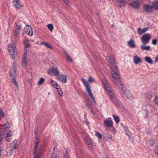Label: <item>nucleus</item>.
<instances>
[{
    "label": "nucleus",
    "instance_id": "obj_44",
    "mask_svg": "<svg viewBox=\"0 0 158 158\" xmlns=\"http://www.w3.org/2000/svg\"><path fill=\"white\" fill-rule=\"evenodd\" d=\"M50 158H58L56 153H53L52 155Z\"/></svg>",
    "mask_w": 158,
    "mask_h": 158
},
{
    "label": "nucleus",
    "instance_id": "obj_15",
    "mask_svg": "<svg viewBox=\"0 0 158 158\" xmlns=\"http://www.w3.org/2000/svg\"><path fill=\"white\" fill-rule=\"evenodd\" d=\"M12 2L16 9L21 8L22 6L19 0H12Z\"/></svg>",
    "mask_w": 158,
    "mask_h": 158
},
{
    "label": "nucleus",
    "instance_id": "obj_31",
    "mask_svg": "<svg viewBox=\"0 0 158 158\" xmlns=\"http://www.w3.org/2000/svg\"><path fill=\"white\" fill-rule=\"evenodd\" d=\"M113 117L114 118V119L115 120L116 123H118L120 121V119L118 116L117 115L113 114Z\"/></svg>",
    "mask_w": 158,
    "mask_h": 158
},
{
    "label": "nucleus",
    "instance_id": "obj_28",
    "mask_svg": "<svg viewBox=\"0 0 158 158\" xmlns=\"http://www.w3.org/2000/svg\"><path fill=\"white\" fill-rule=\"evenodd\" d=\"M141 48L143 51H149L151 50L150 47L149 46H145L144 45H141Z\"/></svg>",
    "mask_w": 158,
    "mask_h": 158
},
{
    "label": "nucleus",
    "instance_id": "obj_8",
    "mask_svg": "<svg viewBox=\"0 0 158 158\" xmlns=\"http://www.w3.org/2000/svg\"><path fill=\"white\" fill-rule=\"evenodd\" d=\"M151 38V35L150 34H146L143 35L141 39L142 42L143 44H147L149 43Z\"/></svg>",
    "mask_w": 158,
    "mask_h": 158
},
{
    "label": "nucleus",
    "instance_id": "obj_23",
    "mask_svg": "<svg viewBox=\"0 0 158 158\" xmlns=\"http://www.w3.org/2000/svg\"><path fill=\"white\" fill-rule=\"evenodd\" d=\"M130 5L131 7L135 8H138L139 6V3L135 1H133L130 3Z\"/></svg>",
    "mask_w": 158,
    "mask_h": 158
},
{
    "label": "nucleus",
    "instance_id": "obj_39",
    "mask_svg": "<svg viewBox=\"0 0 158 158\" xmlns=\"http://www.w3.org/2000/svg\"><path fill=\"white\" fill-rule=\"evenodd\" d=\"M16 77V76L15 77H12V78H13L12 80V82L16 86H18V83L16 81V79L15 78Z\"/></svg>",
    "mask_w": 158,
    "mask_h": 158
},
{
    "label": "nucleus",
    "instance_id": "obj_35",
    "mask_svg": "<svg viewBox=\"0 0 158 158\" xmlns=\"http://www.w3.org/2000/svg\"><path fill=\"white\" fill-rule=\"evenodd\" d=\"M30 44L29 43L24 44V47H25V51L26 50H29V48L30 47Z\"/></svg>",
    "mask_w": 158,
    "mask_h": 158
},
{
    "label": "nucleus",
    "instance_id": "obj_56",
    "mask_svg": "<svg viewBox=\"0 0 158 158\" xmlns=\"http://www.w3.org/2000/svg\"><path fill=\"white\" fill-rule=\"evenodd\" d=\"M155 62H158V55H157V56L156 57L155 59Z\"/></svg>",
    "mask_w": 158,
    "mask_h": 158
},
{
    "label": "nucleus",
    "instance_id": "obj_33",
    "mask_svg": "<svg viewBox=\"0 0 158 158\" xmlns=\"http://www.w3.org/2000/svg\"><path fill=\"white\" fill-rule=\"evenodd\" d=\"M45 81V79L43 77H41L40 78L38 82V84L39 85H41Z\"/></svg>",
    "mask_w": 158,
    "mask_h": 158
},
{
    "label": "nucleus",
    "instance_id": "obj_34",
    "mask_svg": "<svg viewBox=\"0 0 158 158\" xmlns=\"http://www.w3.org/2000/svg\"><path fill=\"white\" fill-rule=\"evenodd\" d=\"M153 6L155 9L158 10V2H154L153 3Z\"/></svg>",
    "mask_w": 158,
    "mask_h": 158
},
{
    "label": "nucleus",
    "instance_id": "obj_4",
    "mask_svg": "<svg viewBox=\"0 0 158 158\" xmlns=\"http://www.w3.org/2000/svg\"><path fill=\"white\" fill-rule=\"evenodd\" d=\"M82 81L84 83V86L85 87L86 90L88 92L90 97L95 104H96L95 98L94 97L91 91V88L89 84L87 82L86 80L84 78L81 79Z\"/></svg>",
    "mask_w": 158,
    "mask_h": 158
},
{
    "label": "nucleus",
    "instance_id": "obj_25",
    "mask_svg": "<svg viewBox=\"0 0 158 158\" xmlns=\"http://www.w3.org/2000/svg\"><path fill=\"white\" fill-rule=\"evenodd\" d=\"M130 0H119V3H118V2L117 1L118 5H119L120 7H121L123 6H124L125 3L128 2Z\"/></svg>",
    "mask_w": 158,
    "mask_h": 158
},
{
    "label": "nucleus",
    "instance_id": "obj_13",
    "mask_svg": "<svg viewBox=\"0 0 158 158\" xmlns=\"http://www.w3.org/2000/svg\"><path fill=\"white\" fill-rule=\"evenodd\" d=\"M57 79L58 81L64 83L66 82L67 77L66 75L64 74L59 75L57 76Z\"/></svg>",
    "mask_w": 158,
    "mask_h": 158
},
{
    "label": "nucleus",
    "instance_id": "obj_60",
    "mask_svg": "<svg viewBox=\"0 0 158 158\" xmlns=\"http://www.w3.org/2000/svg\"><path fill=\"white\" fill-rule=\"evenodd\" d=\"M88 123H89V122H88V121H86V124L87 125H88Z\"/></svg>",
    "mask_w": 158,
    "mask_h": 158
},
{
    "label": "nucleus",
    "instance_id": "obj_51",
    "mask_svg": "<svg viewBox=\"0 0 158 158\" xmlns=\"http://www.w3.org/2000/svg\"><path fill=\"white\" fill-rule=\"evenodd\" d=\"M64 3L66 4V5L69 6V2L68 1V0H63Z\"/></svg>",
    "mask_w": 158,
    "mask_h": 158
},
{
    "label": "nucleus",
    "instance_id": "obj_36",
    "mask_svg": "<svg viewBox=\"0 0 158 158\" xmlns=\"http://www.w3.org/2000/svg\"><path fill=\"white\" fill-rule=\"evenodd\" d=\"M56 89L57 90L58 94H59L60 96H63V93L60 87H59V88L58 87Z\"/></svg>",
    "mask_w": 158,
    "mask_h": 158
},
{
    "label": "nucleus",
    "instance_id": "obj_5",
    "mask_svg": "<svg viewBox=\"0 0 158 158\" xmlns=\"http://www.w3.org/2000/svg\"><path fill=\"white\" fill-rule=\"evenodd\" d=\"M8 50L10 55L11 58L13 59L15 58V55L17 53V48L14 44L11 43L8 46Z\"/></svg>",
    "mask_w": 158,
    "mask_h": 158
},
{
    "label": "nucleus",
    "instance_id": "obj_43",
    "mask_svg": "<svg viewBox=\"0 0 158 158\" xmlns=\"http://www.w3.org/2000/svg\"><path fill=\"white\" fill-rule=\"evenodd\" d=\"M19 30H17L15 29V33H14V35L15 37L17 36L18 34L19 33Z\"/></svg>",
    "mask_w": 158,
    "mask_h": 158
},
{
    "label": "nucleus",
    "instance_id": "obj_19",
    "mask_svg": "<svg viewBox=\"0 0 158 158\" xmlns=\"http://www.w3.org/2000/svg\"><path fill=\"white\" fill-rule=\"evenodd\" d=\"M148 30V28L147 27H145L143 29H142L140 27H139L138 29L137 32L139 34L141 35L147 31Z\"/></svg>",
    "mask_w": 158,
    "mask_h": 158
},
{
    "label": "nucleus",
    "instance_id": "obj_12",
    "mask_svg": "<svg viewBox=\"0 0 158 158\" xmlns=\"http://www.w3.org/2000/svg\"><path fill=\"white\" fill-rule=\"evenodd\" d=\"M106 59L111 64H112L111 67H114L116 65L115 64L114 57L112 56H106Z\"/></svg>",
    "mask_w": 158,
    "mask_h": 158
},
{
    "label": "nucleus",
    "instance_id": "obj_24",
    "mask_svg": "<svg viewBox=\"0 0 158 158\" xmlns=\"http://www.w3.org/2000/svg\"><path fill=\"white\" fill-rule=\"evenodd\" d=\"M145 10L147 12H151L152 9V6L148 5H145L144 6Z\"/></svg>",
    "mask_w": 158,
    "mask_h": 158
},
{
    "label": "nucleus",
    "instance_id": "obj_46",
    "mask_svg": "<svg viewBox=\"0 0 158 158\" xmlns=\"http://www.w3.org/2000/svg\"><path fill=\"white\" fill-rule=\"evenodd\" d=\"M23 42L24 44L29 43V40L28 38H25L23 40Z\"/></svg>",
    "mask_w": 158,
    "mask_h": 158
},
{
    "label": "nucleus",
    "instance_id": "obj_30",
    "mask_svg": "<svg viewBox=\"0 0 158 158\" xmlns=\"http://www.w3.org/2000/svg\"><path fill=\"white\" fill-rule=\"evenodd\" d=\"M63 52H64L65 55L67 58V60L70 61V62H72V60L70 56H69V54L66 51H65L64 50Z\"/></svg>",
    "mask_w": 158,
    "mask_h": 158
},
{
    "label": "nucleus",
    "instance_id": "obj_42",
    "mask_svg": "<svg viewBox=\"0 0 158 158\" xmlns=\"http://www.w3.org/2000/svg\"><path fill=\"white\" fill-rule=\"evenodd\" d=\"M154 102L155 104L158 106V96L155 97L154 99Z\"/></svg>",
    "mask_w": 158,
    "mask_h": 158
},
{
    "label": "nucleus",
    "instance_id": "obj_20",
    "mask_svg": "<svg viewBox=\"0 0 158 158\" xmlns=\"http://www.w3.org/2000/svg\"><path fill=\"white\" fill-rule=\"evenodd\" d=\"M104 123L106 126L108 127H111L113 125L112 121L109 120H105L104 121Z\"/></svg>",
    "mask_w": 158,
    "mask_h": 158
},
{
    "label": "nucleus",
    "instance_id": "obj_57",
    "mask_svg": "<svg viewBox=\"0 0 158 158\" xmlns=\"http://www.w3.org/2000/svg\"><path fill=\"white\" fill-rule=\"evenodd\" d=\"M91 143L89 145H88L89 148L90 149H92L93 148V147L91 146Z\"/></svg>",
    "mask_w": 158,
    "mask_h": 158
},
{
    "label": "nucleus",
    "instance_id": "obj_52",
    "mask_svg": "<svg viewBox=\"0 0 158 158\" xmlns=\"http://www.w3.org/2000/svg\"><path fill=\"white\" fill-rule=\"evenodd\" d=\"M123 128L124 129V130L125 131H127V127H126V126H124V125H123Z\"/></svg>",
    "mask_w": 158,
    "mask_h": 158
},
{
    "label": "nucleus",
    "instance_id": "obj_45",
    "mask_svg": "<svg viewBox=\"0 0 158 158\" xmlns=\"http://www.w3.org/2000/svg\"><path fill=\"white\" fill-rule=\"evenodd\" d=\"M5 116V113L2 110H0V116L3 117Z\"/></svg>",
    "mask_w": 158,
    "mask_h": 158
},
{
    "label": "nucleus",
    "instance_id": "obj_16",
    "mask_svg": "<svg viewBox=\"0 0 158 158\" xmlns=\"http://www.w3.org/2000/svg\"><path fill=\"white\" fill-rule=\"evenodd\" d=\"M112 102L116 106L119 105V101L116 98L115 95L114 94L109 97Z\"/></svg>",
    "mask_w": 158,
    "mask_h": 158
},
{
    "label": "nucleus",
    "instance_id": "obj_61",
    "mask_svg": "<svg viewBox=\"0 0 158 158\" xmlns=\"http://www.w3.org/2000/svg\"><path fill=\"white\" fill-rule=\"evenodd\" d=\"M84 116H85L86 117V114H84Z\"/></svg>",
    "mask_w": 158,
    "mask_h": 158
},
{
    "label": "nucleus",
    "instance_id": "obj_55",
    "mask_svg": "<svg viewBox=\"0 0 158 158\" xmlns=\"http://www.w3.org/2000/svg\"><path fill=\"white\" fill-rule=\"evenodd\" d=\"M94 81V79L91 77H90L89 78V81L90 82Z\"/></svg>",
    "mask_w": 158,
    "mask_h": 158
},
{
    "label": "nucleus",
    "instance_id": "obj_7",
    "mask_svg": "<svg viewBox=\"0 0 158 158\" xmlns=\"http://www.w3.org/2000/svg\"><path fill=\"white\" fill-rule=\"evenodd\" d=\"M48 73L51 75L58 76L59 74V72L56 68L53 67L48 69Z\"/></svg>",
    "mask_w": 158,
    "mask_h": 158
},
{
    "label": "nucleus",
    "instance_id": "obj_40",
    "mask_svg": "<svg viewBox=\"0 0 158 158\" xmlns=\"http://www.w3.org/2000/svg\"><path fill=\"white\" fill-rule=\"evenodd\" d=\"M77 158H81L82 155V153L81 152V151L80 150H78L77 152Z\"/></svg>",
    "mask_w": 158,
    "mask_h": 158
},
{
    "label": "nucleus",
    "instance_id": "obj_11",
    "mask_svg": "<svg viewBox=\"0 0 158 158\" xmlns=\"http://www.w3.org/2000/svg\"><path fill=\"white\" fill-rule=\"evenodd\" d=\"M24 32L27 35L30 36H32L33 35V32L31 27L29 25H27L24 29Z\"/></svg>",
    "mask_w": 158,
    "mask_h": 158
},
{
    "label": "nucleus",
    "instance_id": "obj_63",
    "mask_svg": "<svg viewBox=\"0 0 158 158\" xmlns=\"http://www.w3.org/2000/svg\"><path fill=\"white\" fill-rule=\"evenodd\" d=\"M151 97V96H150ZM150 98H151V97H150V98H149V100H150Z\"/></svg>",
    "mask_w": 158,
    "mask_h": 158
},
{
    "label": "nucleus",
    "instance_id": "obj_27",
    "mask_svg": "<svg viewBox=\"0 0 158 158\" xmlns=\"http://www.w3.org/2000/svg\"><path fill=\"white\" fill-rule=\"evenodd\" d=\"M144 60L149 64H152L153 63V60L150 57L146 56L145 57Z\"/></svg>",
    "mask_w": 158,
    "mask_h": 158
},
{
    "label": "nucleus",
    "instance_id": "obj_53",
    "mask_svg": "<svg viewBox=\"0 0 158 158\" xmlns=\"http://www.w3.org/2000/svg\"><path fill=\"white\" fill-rule=\"evenodd\" d=\"M90 113L91 114H93L94 115H95V113L92 109L91 110Z\"/></svg>",
    "mask_w": 158,
    "mask_h": 158
},
{
    "label": "nucleus",
    "instance_id": "obj_49",
    "mask_svg": "<svg viewBox=\"0 0 158 158\" xmlns=\"http://www.w3.org/2000/svg\"><path fill=\"white\" fill-rule=\"evenodd\" d=\"M106 139L107 140V139H111L112 138V137H111V136L110 135H109V134H107V135H106ZM112 140V139H111Z\"/></svg>",
    "mask_w": 158,
    "mask_h": 158
},
{
    "label": "nucleus",
    "instance_id": "obj_47",
    "mask_svg": "<svg viewBox=\"0 0 158 158\" xmlns=\"http://www.w3.org/2000/svg\"><path fill=\"white\" fill-rule=\"evenodd\" d=\"M157 40L156 39H154L152 41V43L154 45H156L157 44Z\"/></svg>",
    "mask_w": 158,
    "mask_h": 158
},
{
    "label": "nucleus",
    "instance_id": "obj_21",
    "mask_svg": "<svg viewBox=\"0 0 158 158\" xmlns=\"http://www.w3.org/2000/svg\"><path fill=\"white\" fill-rule=\"evenodd\" d=\"M13 132L11 131H9L7 132L6 136V140L8 142H10L11 139L10 138L11 136L12 135Z\"/></svg>",
    "mask_w": 158,
    "mask_h": 158
},
{
    "label": "nucleus",
    "instance_id": "obj_10",
    "mask_svg": "<svg viewBox=\"0 0 158 158\" xmlns=\"http://www.w3.org/2000/svg\"><path fill=\"white\" fill-rule=\"evenodd\" d=\"M13 68L11 69L9 71V73L11 77H15L16 76V63L14 61L12 63Z\"/></svg>",
    "mask_w": 158,
    "mask_h": 158
},
{
    "label": "nucleus",
    "instance_id": "obj_3",
    "mask_svg": "<svg viewBox=\"0 0 158 158\" xmlns=\"http://www.w3.org/2000/svg\"><path fill=\"white\" fill-rule=\"evenodd\" d=\"M102 81L104 85V89L109 97H110L114 95L113 91L112 90L106 79L104 77L102 79Z\"/></svg>",
    "mask_w": 158,
    "mask_h": 158
},
{
    "label": "nucleus",
    "instance_id": "obj_17",
    "mask_svg": "<svg viewBox=\"0 0 158 158\" xmlns=\"http://www.w3.org/2000/svg\"><path fill=\"white\" fill-rule=\"evenodd\" d=\"M134 63L136 64H138L142 61V59L138 56H134L133 59Z\"/></svg>",
    "mask_w": 158,
    "mask_h": 158
},
{
    "label": "nucleus",
    "instance_id": "obj_1",
    "mask_svg": "<svg viewBox=\"0 0 158 158\" xmlns=\"http://www.w3.org/2000/svg\"><path fill=\"white\" fill-rule=\"evenodd\" d=\"M38 133L35 131V139L34 141V148L33 150V158H41L42 155L44 150V146L42 144L41 145L39 149L38 146L39 143V140L37 137Z\"/></svg>",
    "mask_w": 158,
    "mask_h": 158
},
{
    "label": "nucleus",
    "instance_id": "obj_18",
    "mask_svg": "<svg viewBox=\"0 0 158 158\" xmlns=\"http://www.w3.org/2000/svg\"><path fill=\"white\" fill-rule=\"evenodd\" d=\"M11 125V123H6L5 124H3L2 126V129L3 131H5L7 129L10 128Z\"/></svg>",
    "mask_w": 158,
    "mask_h": 158
},
{
    "label": "nucleus",
    "instance_id": "obj_48",
    "mask_svg": "<svg viewBox=\"0 0 158 158\" xmlns=\"http://www.w3.org/2000/svg\"><path fill=\"white\" fill-rule=\"evenodd\" d=\"M21 26L17 24L16 25V29H15L20 31V30H21Z\"/></svg>",
    "mask_w": 158,
    "mask_h": 158
},
{
    "label": "nucleus",
    "instance_id": "obj_62",
    "mask_svg": "<svg viewBox=\"0 0 158 158\" xmlns=\"http://www.w3.org/2000/svg\"><path fill=\"white\" fill-rule=\"evenodd\" d=\"M146 110L147 112H148V110Z\"/></svg>",
    "mask_w": 158,
    "mask_h": 158
},
{
    "label": "nucleus",
    "instance_id": "obj_37",
    "mask_svg": "<svg viewBox=\"0 0 158 158\" xmlns=\"http://www.w3.org/2000/svg\"><path fill=\"white\" fill-rule=\"evenodd\" d=\"M44 45L47 47L51 49H53V47L52 46H51L48 43H47L46 42H45Z\"/></svg>",
    "mask_w": 158,
    "mask_h": 158
},
{
    "label": "nucleus",
    "instance_id": "obj_29",
    "mask_svg": "<svg viewBox=\"0 0 158 158\" xmlns=\"http://www.w3.org/2000/svg\"><path fill=\"white\" fill-rule=\"evenodd\" d=\"M84 141L85 143L88 145H90L91 143V140L88 137H85L84 138Z\"/></svg>",
    "mask_w": 158,
    "mask_h": 158
},
{
    "label": "nucleus",
    "instance_id": "obj_2",
    "mask_svg": "<svg viewBox=\"0 0 158 158\" xmlns=\"http://www.w3.org/2000/svg\"><path fill=\"white\" fill-rule=\"evenodd\" d=\"M111 69L112 71L111 73L112 76L114 78L113 81L114 83L118 87H119V86L123 85V84L121 81V78L118 73V69L116 66L114 65V67H111Z\"/></svg>",
    "mask_w": 158,
    "mask_h": 158
},
{
    "label": "nucleus",
    "instance_id": "obj_14",
    "mask_svg": "<svg viewBox=\"0 0 158 158\" xmlns=\"http://www.w3.org/2000/svg\"><path fill=\"white\" fill-rule=\"evenodd\" d=\"M18 140H15L13 141L11 143V149L12 150H14L17 149L19 148L18 144Z\"/></svg>",
    "mask_w": 158,
    "mask_h": 158
},
{
    "label": "nucleus",
    "instance_id": "obj_54",
    "mask_svg": "<svg viewBox=\"0 0 158 158\" xmlns=\"http://www.w3.org/2000/svg\"><path fill=\"white\" fill-rule=\"evenodd\" d=\"M126 134L129 136L130 135V132L129 131H126Z\"/></svg>",
    "mask_w": 158,
    "mask_h": 158
},
{
    "label": "nucleus",
    "instance_id": "obj_6",
    "mask_svg": "<svg viewBox=\"0 0 158 158\" xmlns=\"http://www.w3.org/2000/svg\"><path fill=\"white\" fill-rule=\"evenodd\" d=\"M118 88L128 99L130 100H132L134 98L132 95L131 94L129 90L125 88L123 84V85L119 86Z\"/></svg>",
    "mask_w": 158,
    "mask_h": 158
},
{
    "label": "nucleus",
    "instance_id": "obj_58",
    "mask_svg": "<svg viewBox=\"0 0 158 158\" xmlns=\"http://www.w3.org/2000/svg\"><path fill=\"white\" fill-rule=\"evenodd\" d=\"M45 42H41L40 44H39L40 45H42V44H44V43H45Z\"/></svg>",
    "mask_w": 158,
    "mask_h": 158
},
{
    "label": "nucleus",
    "instance_id": "obj_26",
    "mask_svg": "<svg viewBox=\"0 0 158 158\" xmlns=\"http://www.w3.org/2000/svg\"><path fill=\"white\" fill-rule=\"evenodd\" d=\"M51 83L52 85L56 89L58 87H60V85H59V84L57 83V82L55 81L52 80L51 81Z\"/></svg>",
    "mask_w": 158,
    "mask_h": 158
},
{
    "label": "nucleus",
    "instance_id": "obj_9",
    "mask_svg": "<svg viewBox=\"0 0 158 158\" xmlns=\"http://www.w3.org/2000/svg\"><path fill=\"white\" fill-rule=\"evenodd\" d=\"M28 54L29 50H26L24 52L23 56L22 65L24 67H26L27 66V56Z\"/></svg>",
    "mask_w": 158,
    "mask_h": 158
},
{
    "label": "nucleus",
    "instance_id": "obj_41",
    "mask_svg": "<svg viewBox=\"0 0 158 158\" xmlns=\"http://www.w3.org/2000/svg\"><path fill=\"white\" fill-rule=\"evenodd\" d=\"M95 135L98 137V138L100 139L102 137V135L98 131L97 132L95 133Z\"/></svg>",
    "mask_w": 158,
    "mask_h": 158
},
{
    "label": "nucleus",
    "instance_id": "obj_22",
    "mask_svg": "<svg viewBox=\"0 0 158 158\" xmlns=\"http://www.w3.org/2000/svg\"><path fill=\"white\" fill-rule=\"evenodd\" d=\"M127 45L132 48H134L135 47L136 45L133 40L131 39L127 42Z\"/></svg>",
    "mask_w": 158,
    "mask_h": 158
},
{
    "label": "nucleus",
    "instance_id": "obj_32",
    "mask_svg": "<svg viewBox=\"0 0 158 158\" xmlns=\"http://www.w3.org/2000/svg\"><path fill=\"white\" fill-rule=\"evenodd\" d=\"M63 158H69V151L66 150L65 153H64Z\"/></svg>",
    "mask_w": 158,
    "mask_h": 158
},
{
    "label": "nucleus",
    "instance_id": "obj_50",
    "mask_svg": "<svg viewBox=\"0 0 158 158\" xmlns=\"http://www.w3.org/2000/svg\"><path fill=\"white\" fill-rule=\"evenodd\" d=\"M155 152L156 153L158 154V146L156 147Z\"/></svg>",
    "mask_w": 158,
    "mask_h": 158
},
{
    "label": "nucleus",
    "instance_id": "obj_59",
    "mask_svg": "<svg viewBox=\"0 0 158 158\" xmlns=\"http://www.w3.org/2000/svg\"><path fill=\"white\" fill-rule=\"evenodd\" d=\"M1 132L0 131V141H2V137H1Z\"/></svg>",
    "mask_w": 158,
    "mask_h": 158
},
{
    "label": "nucleus",
    "instance_id": "obj_38",
    "mask_svg": "<svg viewBox=\"0 0 158 158\" xmlns=\"http://www.w3.org/2000/svg\"><path fill=\"white\" fill-rule=\"evenodd\" d=\"M47 27H48L49 30L51 31H52L53 28V25L52 24H49L47 25Z\"/></svg>",
    "mask_w": 158,
    "mask_h": 158
}]
</instances>
